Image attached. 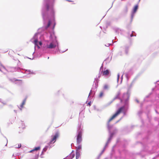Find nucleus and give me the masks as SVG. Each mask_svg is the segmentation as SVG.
I'll return each instance as SVG.
<instances>
[{
	"mask_svg": "<svg viewBox=\"0 0 159 159\" xmlns=\"http://www.w3.org/2000/svg\"><path fill=\"white\" fill-rule=\"evenodd\" d=\"M21 125H22V126H21L20 125L19 127L20 128H22V129H24L25 128V125L23 123H21Z\"/></svg>",
	"mask_w": 159,
	"mask_h": 159,
	"instance_id": "obj_13",
	"label": "nucleus"
},
{
	"mask_svg": "<svg viewBox=\"0 0 159 159\" xmlns=\"http://www.w3.org/2000/svg\"><path fill=\"white\" fill-rule=\"evenodd\" d=\"M38 40L37 39H35L34 41V43L35 46H37L39 48H40V47L38 45Z\"/></svg>",
	"mask_w": 159,
	"mask_h": 159,
	"instance_id": "obj_7",
	"label": "nucleus"
},
{
	"mask_svg": "<svg viewBox=\"0 0 159 159\" xmlns=\"http://www.w3.org/2000/svg\"><path fill=\"white\" fill-rule=\"evenodd\" d=\"M81 148V146L80 144H78V145L76 147V151H78L79 150H80Z\"/></svg>",
	"mask_w": 159,
	"mask_h": 159,
	"instance_id": "obj_12",
	"label": "nucleus"
},
{
	"mask_svg": "<svg viewBox=\"0 0 159 159\" xmlns=\"http://www.w3.org/2000/svg\"><path fill=\"white\" fill-rule=\"evenodd\" d=\"M89 104L90 105V103H89Z\"/></svg>",
	"mask_w": 159,
	"mask_h": 159,
	"instance_id": "obj_25",
	"label": "nucleus"
},
{
	"mask_svg": "<svg viewBox=\"0 0 159 159\" xmlns=\"http://www.w3.org/2000/svg\"><path fill=\"white\" fill-rule=\"evenodd\" d=\"M82 133L80 132H79L77 135V144H80L82 141Z\"/></svg>",
	"mask_w": 159,
	"mask_h": 159,
	"instance_id": "obj_3",
	"label": "nucleus"
},
{
	"mask_svg": "<svg viewBox=\"0 0 159 159\" xmlns=\"http://www.w3.org/2000/svg\"><path fill=\"white\" fill-rule=\"evenodd\" d=\"M126 11H127V7H126Z\"/></svg>",
	"mask_w": 159,
	"mask_h": 159,
	"instance_id": "obj_23",
	"label": "nucleus"
},
{
	"mask_svg": "<svg viewBox=\"0 0 159 159\" xmlns=\"http://www.w3.org/2000/svg\"><path fill=\"white\" fill-rule=\"evenodd\" d=\"M124 107H120L116 112L108 120V122H110L113 119L120 114L124 109Z\"/></svg>",
	"mask_w": 159,
	"mask_h": 159,
	"instance_id": "obj_1",
	"label": "nucleus"
},
{
	"mask_svg": "<svg viewBox=\"0 0 159 159\" xmlns=\"http://www.w3.org/2000/svg\"><path fill=\"white\" fill-rule=\"evenodd\" d=\"M127 50H127V49H126V51H126V53H128V51H127Z\"/></svg>",
	"mask_w": 159,
	"mask_h": 159,
	"instance_id": "obj_20",
	"label": "nucleus"
},
{
	"mask_svg": "<svg viewBox=\"0 0 159 159\" xmlns=\"http://www.w3.org/2000/svg\"><path fill=\"white\" fill-rule=\"evenodd\" d=\"M46 8H47V9L48 10H49V5L48 4H47L46 5Z\"/></svg>",
	"mask_w": 159,
	"mask_h": 159,
	"instance_id": "obj_17",
	"label": "nucleus"
},
{
	"mask_svg": "<svg viewBox=\"0 0 159 159\" xmlns=\"http://www.w3.org/2000/svg\"><path fill=\"white\" fill-rule=\"evenodd\" d=\"M40 149V147H39H39H35L34 149H33V150H31L30 152H32L33 151H38V150H39Z\"/></svg>",
	"mask_w": 159,
	"mask_h": 159,
	"instance_id": "obj_8",
	"label": "nucleus"
},
{
	"mask_svg": "<svg viewBox=\"0 0 159 159\" xmlns=\"http://www.w3.org/2000/svg\"><path fill=\"white\" fill-rule=\"evenodd\" d=\"M138 8V5H136L134 7L133 9V12L134 13H135L137 11Z\"/></svg>",
	"mask_w": 159,
	"mask_h": 159,
	"instance_id": "obj_9",
	"label": "nucleus"
},
{
	"mask_svg": "<svg viewBox=\"0 0 159 159\" xmlns=\"http://www.w3.org/2000/svg\"><path fill=\"white\" fill-rule=\"evenodd\" d=\"M75 156V154L72 153H71L69 156L66 157L67 159H72Z\"/></svg>",
	"mask_w": 159,
	"mask_h": 159,
	"instance_id": "obj_6",
	"label": "nucleus"
},
{
	"mask_svg": "<svg viewBox=\"0 0 159 159\" xmlns=\"http://www.w3.org/2000/svg\"><path fill=\"white\" fill-rule=\"evenodd\" d=\"M80 156V154L79 152L78 151H76V159H78Z\"/></svg>",
	"mask_w": 159,
	"mask_h": 159,
	"instance_id": "obj_11",
	"label": "nucleus"
},
{
	"mask_svg": "<svg viewBox=\"0 0 159 159\" xmlns=\"http://www.w3.org/2000/svg\"><path fill=\"white\" fill-rule=\"evenodd\" d=\"M109 87V86L107 84H105L104 85L103 87V89H108Z\"/></svg>",
	"mask_w": 159,
	"mask_h": 159,
	"instance_id": "obj_15",
	"label": "nucleus"
},
{
	"mask_svg": "<svg viewBox=\"0 0 159 159\" xmlns=\"http://www.w3.org/2000/svg\"><path fill=\"white\" fill-rule=\"evenodd\" d=\"M39 45H40V46H41L42 45V42L41 41L39 42Z\"/></svg>",
	"mask_w": 159,
	"mask_h": 159,
	"instance_id": "obj_18",
	"label": "nucleus"
},
{
	"mask_svg": "<svg viewBox=\"0 0 159 159\" xmlns=\"http://www.w3.org/2000/svg\"><path fill=\"white\" fill-rule=\"evenodd\" d=\"M64 159H67V157H66V158H64Z\"/></svg>",
	"mask_w": 159,
	"mask_h": 159,
	"instance_id": "obj_24",
	"label": "nucleus"
},
{
	"mask_svg": "<svg viewBox=\"0 0 159 159\" xmlns=\"http://www.w3.org/2000/svg\"><path fill=\"white\" fill-rule=\"evenodd\" d=\"M26 101V99H25L23 100L22 102V103L21 104L20 106V107L21 108H23L24 106L25 105V102Z\"/></svg>",
	"mask_w": 159,
	"mask_h": 159,
	"instance_id": "obj_10",
	"label": "nucleus"
},
{
	"mask_svg": "<svg viewBox=\"0 0 159 159\" xmlns=\"http://www.w3.org/2000/svg\"><path fill=\"white\" fill-rule=\"evenodd\" d=\"M119 75L118 74V79H119Z\"/></svg>",
	"mask_w": 159,
	"mask_h": 159,
	"instance_id": "obj_21",
	"label": "nucleus"
},
{
	"mask_svg": "<svg viewBox=\"0 0 159 159\" xmlns=\"http://www.w3.org/2000/svg\"><path fill=\"white\" fill-rule=\"evenodd\" d=\"M51 24V22L50 20H49L48 23L46 27V28H48L50 25Z\"/></svg>",
	"mask_w": 159,
	"mask_h": 159,
	"instance_id": "obj_16",
	"label": "nucleus"
},
{
	"mask_svg": "<svg viewBox=\"0 0 159 159\" xmlns=\"http://www.w3.org/2000/svg\"><path fill=\"white\" fill-rule=\"evenodd\" d=\"M103 94H104V93H103V92H102V91L99 94V97L100 98H102L103 96Z\"/></svg>",
	"mask_w": 159,
	"mask_h": 159,
	"instance_id": "obj_14",
	"label": "nucleus"
},
{
	"mask_svg": "<svg viewBox=\"0 0 159 159\" xmlns=\"http://www.w3.org/2000/svg\"><path fill=\"white\" fill-rule=\"evenodd\" d=\"M130 36L131 37H133V36H134V35H133V33H132V34H130Z\"/></svg>",
	"mask_w": 159,
	"mask_h": 159,
	"instance_id": "obj_19",
	"label": "nucleus"
},
{
	"mask_svg": "<svg viewBox=\"0 0 159 159\" xmlns=\"http://www.w3.org/2000/svg\"><path fill=\"white\" fill-rule=\"evenodd\" d=\"M59 136V133L57 132L54 135L52 136V138L49 142V143L50 144L54 143L56 142L57 139L58 138Z\"/></svg>",
	"mask_w": 159,
	"mask_h": 159,
	"instance_id": "obj_2",
	"label": "nucleus"
},
{
	"mask_svg": "<svg viewBox=\"0 0 159 159\" xmlns=\"http://www.w3.org/2000/svg\"><path fill=\"white\" fill-rule=\"evenodd\" d=\"M56 46V44L55 43L52 42L49 45H47V48L52 49L55 48Z\"/></svg>",
	"mask_w": 159,
	"mask_h": 159,
	"instance_id": "obj_4",
	"label": "nucleus"
},
{
	"mask_svg": "<svg viewBox=\"0 0 159 159\" xmlns=\"http://www.w3.org/2000/svg\"><path fill=\"white\" fill-rule=\"evenodd\" d=\"M68 1L69 2H72V1H70V0H68Z\"/></svg>",
	"mask_w": 159,
	"mask_h": 159,
	"instance_id": "obj_22",
	"label": "nucleus"
},
{
	"mask_svg": "<svg viewBox=\"0 0 159 159\" xmlns=\"http://www.w3.org/2000/svg\"><path fill=\"white\" fill-rule=\"evenodd\" d=\"M110 74V71L109 70H104L103 72L102 75L105 76H108Z\"/></svg>",
	"mask_w": 159,
	"mask_h": 159,
	"instance_id": "obj_5",
	"label": "nucleus"
}]
</instances>
